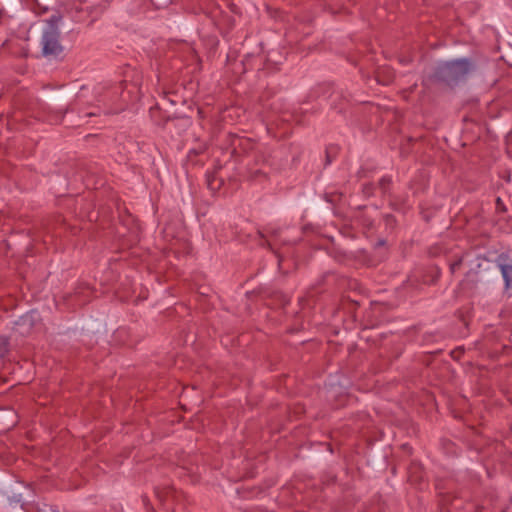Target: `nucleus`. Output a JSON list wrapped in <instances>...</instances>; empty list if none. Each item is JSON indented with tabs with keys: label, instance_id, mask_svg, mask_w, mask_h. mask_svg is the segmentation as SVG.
Masks as SVG:
<instances>
[{
	"label": "nucleus",
	"instance_id": "f257e3e1",
	"mask_svg": "<svg viewBox=\"0 0 512 512\" xmlns=\"http://www.w3.org/2000/svg\"><path fill=\"white\" fill-rule=\"evenodd\" d=\"M475 70L476 65L469 58L442 61L436 64L433 78L437 82L453 87L465 81Z\"/></svg>",
	"mask_w": 512,
	"mask_h": 512
},
{
	"label": "nucleus",
	"instance_id": "f03ea898",
	"mask_svg": "<svg viewBox=\"0 0 512 512\" xmlns=\"http://www.w3.org/2000/svg\"><path fill=\"white\" fill-rule=\"evenodd\" d=\"M62 15L55 13L45 21V27L42 32L41 45L42 54L45 57H58L63 52V46L60 43L59 23Z\"/></svg>",
	"mask_w": 512,
	"mask_h": 512
},
{
	"label": "nucleus",
	"instance_id": "7ed1b4c3",
	"mask_svg": "<svg viewBox=\"0 0 512 512\" xmlns=\"http://www.w3.org/2000/svg\"><path fill=\"white\" fill-rule=\"evenodd\" d=\"M261 242L260 245L270 249L278 258L279 267L284 259V254L280 252L278 245V238L280 236V229L273 228L267 231V234L260 233Z\"/></svg>",
	"mask_w": 512,
	"mask_h": 512
},
{
	"label": "nucleus",
	"instance_id": "20e7f679",
	"mask_svg": "<svg viewBox=\"0 0 512 512\" xmlns=\"http://www.w3.org/2000/svg\"><path fill=\"white\" fill-rule=\"evenodd\" d=\"M473 256L472 253H466L464 256L458 258L457 260L450 263V271L451 273H455L462 264L469 263L470 267H474L475 271H479L481 269H486L484 264H487L489 261L481 256H475L474 259H471Z\"/></svg>",
	"mask_w": 512,
	"mask_h": 512
},
{
	"label": "nucleus",
	"instance_id": "39448f33",
	"mask_svg": "<svg viewBox=\"0 0 512 512\" xmlns=\"http://www.w3.org/2000/svg\"><path fill=\"white\" fill-rule=\"evenodd\" d=\"M496 265L501 271L506 290L512 289V259L508 254L501 253L496 259Z\"/></svg>",
	"mask_w": 512,
	"mask_h": 512
},
{
	"label": "nucleus",
	"instance_id": "423d86ee",
	"mask_svg": "<svg viewBox=\"0 0 512 512\" xmlns=\"http://www.w3.org/2000/svg\"><path fill=\"white\" fill-rule=\"evenodd\" d=\"M478 282H480L478 272L475 271L474 267H470L461 283V286L463 289L473 290L476 288Z\"/></svg>",
	"mask_w": 512,
	"mask_h": 512
},
{
	"label": "nucleus",
	"instance_id": "0eeeda50",
	"mask_svg": "<svg viewBox=\"0 0 512 512\" xmlns=\"http://www.w3.org/2000/svg\"><path fill=\"white\" fill-rule=\"evenodd\" d=\"M123 85H124V83H123V82H121V83H119V84L115 85V86L112 88L111 94L106 95L104 99H99L98 101H106V100H108V101L113 102V101H115V99H116L118 96H120V97L124 98V89H123Z\"/></svg>",
	"mask_w": 512,
	"mask_h": 512
},
{
	"label": "nucleus",
	"instance_id": "6e6552de",
	"mask_svg": "<svg viewBox=\"0 0 512 512\" xmlns=\"http://www.w3.org/2000/svg\"><path fill=\"white\" fill-rule=\"evenodd\" d=\"M222 184V181L220 179H217L215 176L213 175H208L207 176V185H208V188L212 191H216L220 188Z\"/></svg>",
	"mask_w": 512,
	"mask_h": 512
},
{
	"label": "nucleus",
	"instance_id": "1a4fd4ad",
	"mask_svg": "<svg viewBox=\"0 0 512 512\" xmlns=\"http://www.w3.org/2000/svg\"><path fill=\"white\" fill-rule=\"evenodd\" d=\"M316 288H311L305 297L299 298V303L304 307L305 305H309L310 301L315 297L316 295Z\"/></svg>",
	"mask_w": 512,
	"mask_h": 512
},
{
	"label": "nucleus",
	"instance_id": "9d476101",
	"mask_svg": "<svg viewBox=\"0 0 512 512\" xmlns=\"http://www.w3.org/2000/svg\"><path fill=\"white\" fill-rule=\"evenodd\" d=\"M338 152V147L335 145H331L326 149V165H329L332 160L335 158Z\"/></svg>",
	"mask_w": 512,
	"mask_h": 512
},
{
	"label": "nucleus",
	"instance_id": "9b49d317",
	"mask_svg": "<svg viewBox=\"0 0 512 512\" xmlns=\"http://www.w3.org/2000/svg\"><path fill=\"white\" fill-rule=\"evenodd\" d=\"M266 175H267V173L265 171H263L262 169H256V170H251L249 178L252 181H258V180H261L262 178H265Z\"/></svg>",
	"mask_w": 512,
	"mask_h": 512
},
{
	"label": "nucleus",
	"instance_id": "f8f14e48",
	"mask_svg": "<svg viewBox=\"0 0 512 512\" xmlns=\"http://www.w3.org/2000/svg\"><path fill=\"white\" fill-rule=\"evenodd\" d=\"M387 228L393 229L396 225V219L392 214H386L383 217Z\"/></svg>",
	"mask_w": 512,
	"mask_h": 512
},
{
	"label": "nucleus",
	"instance_id": "ddd939ff",
	"mask_svg": "<svg viewBox=\"0 0 512 512\" xmlns=\"http://www.w3.org/2000/svg\"><path fill=\"white\" fill-rule=\"evenodd\" d=\"M8 352V341L5 337H0V359Z\"/></svg>",
	"mask_w": 512,
	"mask_h": 512
},
{
	"label": "nucleus",
	"instance_id": "4468645a",
	"mask_svg": "<svg viewBox=\"0 0 512 512\" xmlns=\"http://www.w3.org/2000/svg\"><path fill=\"white\" fill-rule=\"evenodd\" d=\"M393 73L391 71H388V74L385 76L384 79L381 78L380 72L377 74V80L378 82L382 83L383 85H388L393 80Z\"/></svg>",
	"mask_w": 512,
	"mask_h": 512
},
{
	"label": "nucleus",
	"instance_id": "2eb2a0df",
	"mask_svg": "<svg viewBox=\"0 0 512 512\" xmlns=\"http://www.w3.org/2000/svg\"><path fill=\"white\" fill-rule=\"evenodd\" d=\"M390 183H391V179H390V178H388V177H383V178L379 181V187H380L381 191H382L384 194H386V193H387Z\"/></svg>",
	"mask_w": 512,
	"mask_h": 512
},
{
	"label": "nucleus",
	"instance_id": "dca6fc26",
	"mask_svg": "<svg viewBox=\"0 0 512 512\" xmlns=\"http://www.w3.org/2000/svg\"><path fill=\"white\" fill-rule=\"evenodd\" d=\"M303 413H305L304 407L300 404H297L294 406L293 410L289 412L288 416H301Z\"/></svg>",
	"mask_w": 512,
	"mask_h": 512
},
{
	"label": "nucleus",
	"instance_id": "f3484780",
	"mask_svg": "<svg viewBox=\"0 0 512 512\" xmlns=\"http://www.w3.org/2000/svg\"><path fill=\"white\" fill-rule=\"evenodd\" d=\"M374 185L372 183H367L363 186V193L365 196L369 197L373 194Z\"/></svg>",
	"mask_w": 512,
	"mask_h": 512
},
{
	"label": "nucleus",
	"instance_id": "a211bd4d",
	"mask_svg": "<svg viewBox=\"0 0 512 512\" xmlns=\"http://www.w3.org/2000/svg\"><path fill=\"white\" fill-rule=\"evenodd\" d=\"M496 210L498 212H502V213L506 211V207H505L504 203L502 202L501 198H499V197L496 199Z\"/></svg>",
	"mask_w": 512,
	"mask_h": 512
},
{
	"label": "nucleus",
	"instance_id": "6ab92c4d",
	"mask_svg": "<svg viewBox=\"0 0 512 512\" xmlns=\"http://www.w3.org/2000/svg\"><path fill=\"white\" fill-rule=\"evenodd\" d=\"M341 96H342V93L339 91H333L330 95V97H333V103L335 102L336 99H338Z\"/></svg>",
	"mask_w": 512,
	"mask_h": 512
},
{
	"label": "nucleus",
	"instance_id": "aec40b11",
	"mask_svg": "<svg viewBox=\"0 0 512 512\" xmlns=\"http://www.w3.org/2000/svg\"><path fill=\"white\" fill-rule=\"evenodd\" d=\"M296 244V241H291V240H283L281 241V245L282 246H291V245H295Z\"/></svg>",
	"mask_w": 512,
	"mask_h": 512
},
{
	"label": "nucleus",
	"instance_id": "412c9836",
	"mask_svg": "<svg viewBox=\"0 0 512 512\" xmlns=\"http://www.w3.org/2000/svg\"><path fill=\"white\" fill-rule=\"evenodd\" d=\"M328 392H329V396H328L329 398H332V397L335 396V394L333 393L332 389H330Z\"/></svg>",
	"mask_w": 512,
	"mask_h": 512
},
{
	"label": "nucleus",
	"instance_id": "4be33fe9",
	"mask_svg": "<svg viewBox=\"0 0 512 512\" xmlns=\"http://www.w3.org/2000/svg\"><path fill=\"white\" fill-rule=\"evenodd\" d=\"M97 113L96 112H90V113H87L86 116L90 117V116H96Z\"/></svg>",
	"mask_w": 512,
	"mask_h": 512
},
{
	"label": "nucleus",
	"instance_id": "5701e85b",
	"mask_svg": "<svg viewBox=\"0 0 512 512\" xmlns=\"http://www.w3.org/2000/svg\"><path fill=\"white\" fill-rule=\"evenodd\" d=\"M14 501H15V502H20V501H21V496L15 497V498H14Z\"/></svg>",
	"mask_w": 512,
	"mask_h": 512
},
{
	"label": "nucleus",
	"instance_id": "b1692460",
	"mask_svg": "<svg viewBox=\"0 0 512 512\" xmlns=\"http://www.w3.org/2000/svg\"><path fill=\"white\" fill-rule=\"evenodd\" d=\"M491 512H495V511H491ZM500 512H505V509H504V508H501V509H500Z\"/></svg>",
	"mask_w": 512,
	"mask_h": 512
}]
</instances>
